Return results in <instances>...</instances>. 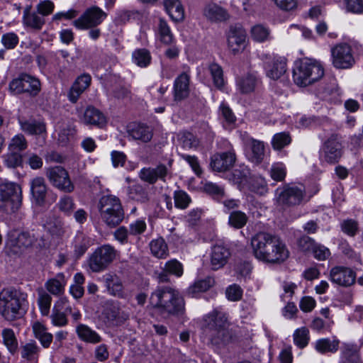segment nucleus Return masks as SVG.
<instances>
[{"mask_svg": "<svg viewBox=\"0 0 363 363\" xmlns=\"http://www.w3.org/2000/svg\"><path fill=\"white\" fill-rule=\"evenodd\" d=\"M19 293L11 288L0 292V314L7 320L12 321L23 315Z\"/></svg>", "mask_w": 363, "mask_h": 363, "instance_id": "obj_6", "label": "nucleus"}, {"mask_svg": "<svg viewBox=\"0 0 363 363\" xmlns=\"http://www.w3.org/2000/svg\"><path fill=\"white\" fill-rule=\"evenodd\" d=\"M247 185L250 191L259 195H264L268 191L267 182L261 177H250Z\"/></svg>", "mask_w": 363, "mask_h": 363, "instance_id": "obj_43", "label": "nucleus"}, {"mask_svg": "<svg viewBox=\"0 0 363 363\" xmlns=\"http://www.w3.org/2000/svg\"><path fill=\"white\" fill-rule=\"evenodd\" d=\"M89 246V239L84 235H78L75 238L74 252L77 257L82 256Z\"/></svg>", "mask_w": 363, "mask_h": 363, "instance_id": "obj_57", "label": "nucleus"}, {"mask_svg": "<svg viewBox=\"0 0 363 363\" xmlns=\"http://www.w3.org/2000/svg\"><path fill=\"white\" fill-rule=\"evenodd\" d=\"M4 158V164L9 168H16L23 164V156L18 152L9 151Z\"/></svg>", "mask_w": 363, "mask_h": 363, "instance_id": "obj_50", "label": "nucleus"}, {"mask_svg": "<svg viewBox=\"0 0 363 363\" xmlns=\"http://www.w3.org/2000/svg\"><path fill=\"white\" fill-rule=\"evenodd\" d=\"M208 70L213 79V84L218 89L225 88V80L223 77L222 67L216 62H211L208 65Z\"/></svg>", "mask_w": 363, "mask_h": 363, "instance_id": "obj_37", "label": "nucleus"}, {"mask_svg": "<svg viewBox=\"0 0 363 363\" xmlns=\"http://www.w3.org/2000/svg\"><path fill=\"white\" fill-rule=\"evenodd\" d=\"M238 87L242 91H253L261 88L260 79L254 74H247L236 80Z\"/></svg>", "mask_w": 363, "mask_h": 363, "instance_id": "obj_29", "label": "nucleus"}, {"mask_svg": "<svg viewBox=\"0 0 363 363\" xmlns=\"http://www.w3.org/2000/svg\"><path fill=\"white\" fill-rule=\"evenodd\" d=\"M117 253V250L112 245H103L89 256L88 266L93 272H102L115 260Z\"/></svg>", "mask_w": 363, "mask_h": 363, "instance_id": "obj_8", "label": "nucleus"}, {"mask_svg": "<svg viewBox=\"0 0 363 363\" xmlns=\"http://www.w3.org/2000/svg\"><path fill=\"white\" fill-rule=\"evenodd\" d=\"M65 280L63 274H57L55 278L49 279L45 286L47 290L55 296H60L64 293Z\"/></svg>", "mask_w": 363, "mask_h": 363, "instance_id": "obj_35", "label": "nucleus"}, {"mask_svg": "<svg viewBox=\"0 0 363 363\" xmlns=\"http://www.w3.org/2000/svg\"><path fill=\"white\" fill-rule=\"evenodd\" d=\"M234 181L238 183L240 186L247 185L250 178V174L249 169L242 168V169H235L233 172Z\"/></svg>", "mask_w": 363, "mask_h": 363, "instance_id": "obj_63", "label": "nucleus"}, {"mask_svg": "<svg viewBox=\"0 0 363 363\" xmlns=\"http://www.w3.org/2000/svg\"><path fill=\"white\" fill-rule=\"evenodd\" d=\"M150 303L168 314L176 315L183 312L184 301L179 293L168 286H158L151 294Z\"/></svg>", "mask_w": 363, "mask_h": 363, "instance_id": "obj_3", "label": "nucleus"}, {"mask_svg": "<svg viewBox=\"0 0 363 363\" xmlns=\"http://www.w3.org/2000/svg\"><path fill=\"white\" fill-rule=\"evenodd\" d=\"M133 61L140 67H145L151 60L150 52L146 49H138L135 50L132 55Z\"/></svg>", "mask_w": 363, "mask_h": 363, "instance_id": "obj_44", "label": "nucleus"}, {"mask_svg": "<svg viewBox=\"0 0 363 363\" xmlns=\"http://www.w3.org/2000/svg\"><path fill=\"white\" fill-rule=\"evenodd\" d=\"M215 284V279L213 277H206L204 279L197 280L187 289V293L192 297L197 294L205 292Z\"/></svg>", "mask_w": 363, "mask_h": 363, "instance_id": "obj_34", "label": "nucleus"}, {"mask_svg": "<svg viewBox=\"0 0 363 363\" xmlns=\"http://www.w3.org/2000/svg\"><path fill=\"white\" fill-rule=\"evenodd\" d=\"M172 160H169L167 164H159L155 168H152L154 170L155 176L157 181L160 179L165 181V178L167 174L170 172L172 166Z\"/></svg>", "mask_w": 363, "mask_h": 363, "instance_id": "obj_60", "label": "nucleus"}, {"mask_svg": "<svg viewBox=\"0 0 363 363\" xmlns=\"http://www.w3.org/2000/svg\"><path fill=\"white\" fill-rule=\"evenodd\" d=\"M191 75L189 71H185L180 74L174 80V91H189Z\"/></svg>", "mask_w": 363, "mask_h": 363, "instance_id": "obj_47", "label": "nucleus"}, {"mask_svg": "<svg viewBox=\"0 0 363 363\" xmlns=\"http://www.w3.org/2000/svg\"><path fill=\"white\" fill-rule=\"evenodd\" d=\"M339 345L340 341L337 339L331 340L329 338H322L315 342V348L321 354L335 353L338 350Z\"/></svg>", "mask_w": 363, "mask_h": 363, "instance_id": "obj_36", "label": "nucleus"}, {"mask_svg": "<svg viewBox=\"0 0 363 363\" xmlns=\"http://www.w3.org/2000/svg\"><path fill=\"white\" fill-rule=\"evenodd\" d=\"M30 185L31 194L35 203L39 206L43 205L47 194L45 179L40 177H35L30 181Z\"/></svg>", "mask_w": 363, "mask_h": 363, "instance_id": "obj_23", "label": "nucleus"}, {"mask_svg": "<svg viewBox=\"0 0 363 363\" xmlns=\"http://www.w3.org/2000/svg\"><path fill=\"white\" fill-rule=\"evenodd\" d=\"M331 281L341 286L348 287L354 284L356 273L350 268L335 267L330 272Z\"/></svg>", "mask_w": 363, "mask_h": 363, "instance_id": "obj_18", "label": "nucleus"}, {"mask_svg": "<svg viewBox=\"0 0 363 363\" xmlns=\"http://www.w3.org/2000/svg\"><path fill=\"white\" fill-rule=\"evenodd\" d=\"M163 4L166 12L174 21L179 22L184 19V9L180 0H163Z\"/></svg>", "mask_w": 363, "mask_h": 363, "instance_id": "obj_24", "label": "nucleus"}, {"mask_svg": "<svg viewBox=\"0 0 363 363\" xmlns=\"http://www.w3.org/2000/svg\"><path fill=\"white\" fill-rule=\"evenodd\" d=\"M23 21L26 26L35 30H41L45 23V18L40 16L39 13L35 12L25 13L23 17Z\"/></svg>", "mask_w": 363, "mask_h": 363, "instance_id": "obj_41", "label": "nucleus"}, {"mask_svg": "<svg viewBox=\"0 0 363 363\" xmlns=\"http://www.w3.org/2000/svg\"><path fill=\"white\" fill-rule=\"evenodd\" d=\"M252 254L259 260L269 263H281L289 252L286 245L276 235L260 232L251 238Z\"/></svg>", "mask_w": 363, "mask_h": 363, "instance_id": "obj_1", "label": "nucleus"}, {"mask_svg": "<svg viewBox=\"0 0 363 363\" xmlns=\"http://www.w3.org/2000/svg\"><path fill=\"white\" fill-rule=\"evenodd\" d=\"M28 147V143L22 134L15 135L9 144V151L20 152L25 150Z\"/></svg>", "mask_w": 363, "mask_h": 363, "instance_id": "obj_54", "label": "nucleus"}, {"mask_svg": "<svg viewBox=\"0 0 363 363\" xmlns=\"http://www.w3.org/2000/svg\"><path fill=\"white\" fill-rule=\"evenodd\" d=\"M21 358L28 362H37L39 357L40 348L37 342L30 340L20 347Z\"/></svg>", "mask_w": 363, "mask_h": 363, "instance_id": "obj_26", "label": "nucleus"}, {"mask_svg": "<svg viewBox=\"0 0 363 363\" xmlns=\"http://www.w3.org/2000/svg\"><path fill=\"white\" fill-rule=\"evenodd\" d=\"M264 62L266 75L274 80L279 79L286 72V59L277 55H269Z\"/></svg>", "mask_w": 363, "mask_h": 363, "instance_id": "obj_16", "label": "nucleus"}, {"mask_svg": "<svg viewBox=\"0 0 363 363\" xmlns=\"http://www.w3.org/2000/svg\"><path fill=\"white\" fill-rule=\"evenodd\" d=\"M235 160V154L233 151L217 153L211 157L210 167L214 172H226L233 166Z\"/></svg>", "mask_w": 363, "mask_h": 363, "instance_id": "obj_20", "label": "nucleus"}, {"mask_svg": "<svg viewBox=\"0 0 363 363\" xmlns=\"http://www.w3.org/2000/svg\"><path fill=\"white\" fill-rule=\"evenodd\" d=\"M3 343L11 354H15L18 350V340L13 330L4 328L1 332Z\"/></svg>", "mask_w": 363, "mask_h": 363, "instance_id": "obj_38", "label": "nucleus"}, {"mask_svg": "<svg viewBox=\"0 0 363 363\" xmlns=\"http://www.w3.org/2000/svg\"><path fill=\"white\" fill-rule=\"evenodd\" d=\"M126 133L128 137L135 140L147 143L152 138V130L146 124L132 122L127 125Z\"/></svg>", "mask_w": 363, "mask_h": 363, "instance_id": "obj_21", "label": "nucleus"}, {"mask_svg": "<svg viewBox=\"0 0 363 363\" xmlns=\"http://www.w3.org/2000/svg\"><path fill=\"white\" fill-rule=\"evenodd\" d=\"M253 40L257 42H264L269 38V30L262 25H256L251 29Z\"/></svg>", "mask_w": 363, "mask_h": 363, "instance_id": "obj_53", "label": "nucleus"}, {"mask_svg": "<svg viewBox=\"0 0 363 363\" xmlns=\"http://www.w3.org/2000/svg\"><path fill=\"white\" fill-rule=\"evenodd\" d=\"M269 173L273 180L282 182L286 176V168L283 163H274L272 165Z\"/></svg>", "mask_w": 363, "mask_h": 363, "instance_id": "obj_52", "label": "nucleus"}, {"mask_svg": "<svg viewBox=\"0 0 363 363\" xmlns=\"http://www.w3.org/2000/svg\"><path fill=\"white\" fill-rule=\"evenodd\" d=\"M67 300L65 298L60 299L54 306L50 315L52 323L58 327H63L67 324V318L65 312L59 308L60 305H66Z\"/></svg>", "mask_w": 363, "mask_h": 363, "instance_id": "obj_33", "label": "nucleus"}, {"mask_svg": "<svg viewBox=\"0 0 363 363\" xmlns=\"http://www.w3.org/2000/svg\"><path fill=\"white\" fill-rule=\"evenodd\" d=\"M76 333L79 338L84 342L96 344L101 341V336L86 325L79 324L76 328Z\"/></svg>", "mask_w": 363, "mask_h": 363, "instance_id": "obj_30", "label": "nucleus"}, {"mask_svg": "<svg viewBox=\"0 0 363 363\" xmlns=\"http://www.w3.org/2000/svg\"><path fill=\"white\" fill-rule=\"evenodd\" d=\"M164 269L166 272L177 277H181L183 274L182 264L175 259L167 262L164 265Z\"/></svg>", "mask_w": 363, "mask_h": 363, "instance_id": "obj_64", "label": "nucleus"}, {"mask_svg": "<svg viewBox=\"0 0 363 363\" xmlns=\"http://www.w3.org/2000/svg\"><path fill=\"white\" fill-rule=\"evenodd\" d=\"M104 315L109 321H116V323H118L121 322L123 319L126 318V317L121 313L119 307L115 304H111L107 306L105 309Z\"/></svg>", "mask_w": 363, "mask_h": 363, "instance_id": "obj_49", "label": "nucleus"}, {"mask_svg": "<svg viewBox=\"0 0 363 363\" xmlns=\"http://www.w3.org/2000/svg\"><path fill=\"white\" fill-rule=\"evenodd\" d=\"M204 16L211 21H222L228 18L227 11L216 4H208L203 9Z\"/></svg>", "mask_w": 363, "mask_h": 363, "instance_id": "obj_28", "label": "nucleus"}, {"mask_svg": "<svg viewBox=\"0 0 363 363\" xmlns=\"http://www.w3.org/2000/svg\"><path fill=\"white\" fill-rule=\"evenodd\" d=\"M82 121L86 125L98 128H104L107 124L106 116L100 110L91 106L86 108Z\"/></svg>", "mask_w": 363, "mask_h": 363, "instance_id": "obj_22", "label": "nucleus"}, {"mask_svg": "<svg viewBox=\"0 0 363 363\" xmlns=\"http://www.w3.org/2000/svg\"><path fill=\"white\" fill-rule=\"evenodd\" d=\"M157 34L160 40L164 44L169 45L174 40V35L167 21L163 18L159 20Z\"/></svg>", "mask_w": 363, "mask_h": 363, "instance_id": "obj_42", "label": "nucleus"}, {"mask_svg": "<svg viewBox=\"0 0 363 363\" xmlns=\"http://www.w3.org/2000/svg\"><path fill=\"white\" fill-rule=\"evenodd\" d=\"M324 75L321 63L311 58H303L295 62L293 80L299 87H306L320 80Z\"/></svg>", "mask_w": 363, "mask_h": 363, "instance_id": "obj_4", "label": "nucleus"}, {"mask_svg": "<svg viewBox=\"0 0 363 363\" xmlns=\"http://www.w3.org/2000/svg\"><path fill=\"white\" fill-rule=\"evenodd\" d=\"M229 51L233 55L242 52L247 45L246 31L240 26H232L226 35Z\"/></svg>", "mask_w": 363, "mask_h": 363, "instance_id": "obj_15", "label": "nucleus"}, {"mask_svg": "<svg viewBox=\"0 0 363 363\" xmlns=\"http://www.w3.org/2000/svg\"><path fill=\"white\" fill-rule=\"evenodd\" d=\"M91 77L88 73L79 75L73 82L70 91H86L91 84Z\"/></svg>", "mask_w": 363, "mask_h": 363, "instance_id": "obj_45", "label": "nucleus"}, {"mask_svg": "<svg viewBox=\"0 0 363 363\" xmlns=\"http://www.w3.org/2000/svg\"><path fill=\"white\" fill-rule=\"evenodd\" d=\"M98 208L102 220L109 227L118 225L124 218V211L120 199L116 196H103Z\"/></svg>", "mask_w": 363, "mask_h": 363, "instance_id": "obj_5", "label": "nucleus"}, {"mask_svg": "<svg viewBox=\"0 0 363 363\" xmlns=\"http://www.w3.org/2000/svg\"><path fill=\"white\" fill-rule=\"evenodd\" d=\"M34 337L38 340L44 348H48L53 339L51 333L47 331V328L41 323L37 322L33 325Z\"/></svg>", "mask_w": 363, "mask_h": 363, "instance_id": "obj_31", "label": "nucleus"}, {"mask_svg": "<svg viewBox=\"0 0 363 363\" xmlns=\"http://www.w3.org/2000/svg\"><path fill=\"white\" fill-rule=\"evenodd\" d=\"M242 289L238 284H233L225 290L226 298L230 301H238L242 297Z\"/></svg>", "mask_w": 363, "mask_h": 363, "instance_id": "obj_61", "label": "nucleus"}, {"mask_svg": "<svg viewBox=\"0 0 363 363\" xmlns=\"http://www.w3.org/2000/svg\"><path fill=\"white\" fill-rule=\"evenodd\" d=\"M275 196L279 206L292 207L302 203L305 197V191L302 188L287 184L275 191Z\"/></svg>", "mask_w": 363, "mask_h": 363, "instance_id": "obj_10", "label": "nucleus"}, {"mask_svg": "<svg viewBox=\"0 0 363 363\" xmlns=\"http://www.w3.org/2000/svg\"><path fill=\"white\" fill-rule=\"evenodd\" d=\"M51 301L52 298L48 294L43 292L39 294L38 303L43 315H48L49 314Z\"/></svg>", "mask_w": 363, "mask_h": 363, "instance_id": "obj_58", "label": "nucleus"}, {"mask_svg": "<svg viewBox=\"0 0 363 363\" xmlns=\"http://www.w3.org/2000/svg\"><path fill=\"white\" fill-rule=\"evenodd\" d=\"M130 197L137 201L145 203L148 201L147 192L140 185L133 186L129 191Z\"/></svg>", "mask_w": 363, "mask_h": 363, "instance_id": "obj_56", "label": "nucleus"}, {"mask_svg": "<svg viewBox=\"0 0 363 363\" xmlns=\"http://www.w3.org/2000/svg\"><path fill=\"white\" fill-rule=\"evenodd\" d=\"M251 152L249 154V159L255 164L262 162L264 157V145L259 140L252 139L250 142Z\"/></svg>", "mask_w": 363, "mask_h": 363, "instance_id": "obj_39", "label": "nucleus"}, {"mask_svg": "<svg viewBox=\"0 0 363 363\" xmlns=\"http://www.w3.org/2000/svg\"><path fill=\"white\" fill-rule=\"evenodd\" d=\"M10 91H40V82L35 77L21 74L9 84Z\"/></svg>", "mask_w": 363, "mask_h": 363, "instance_id": "obj_19", "label": "nucleus"}, {"mask_svg": "<svg viewBox=\"0 0 363 363\" xmlns=\"http://www.w3.org/2000/svg\"><path fill=\"white\" fill-rule=\"evenodd\" d=\"M309 339V330L306 327L296 330L294 333V343L301 349L308 345Z\"/></svg>", "mask_w": 363, "mask_h": 363, "instance_id": "obj_46", "label": "nucleus"}, {"mask_svg": "<svg viewBox=\"0 0 363 363\" xmlns=\"http://www.w3.org/2000/svg\"><path fill=\"white\" fill-rule=\"evenodd\" d=\"M110 294L121 298H125L127 294L123 289V286L121 279L118 277L113 282L109 287H107Z\"/></svg>", "mask_w": 363, "mask_h": 363, "instance_id": "obj_59", "label": "nucleus"}, {"mask_svg": "<svg viewBox=\"0 0 363 363\" xmlns=\"http://www.w3.org/2000/svg\"><path fill=\"white\" fill-rule=\"evenodd\" d=\"M174 199L175 207L181 209L186 208L191 203V198L182 190L174 191Z\"/></svg>", "mask_w": 363, "mask_h": 363, "instance_id": "obj_55", "label": "nucleus"}, {"mask_svg": "<svg viewBox=\"0 0 363 363\" xmlns=\"http://www.w3.org/2000/svg\"><path fill=\"white\" fill-rule=\"evenodd\" d=\"M76 127L72 122L63 123L59 130L58 142L62 145H66L71 138L74 137L76 133Z\"/></svg>", "mask_w": 363, "mask_h": 363, "instance_id": "obj_40", "label": "nucleus"}, {"mask_svg": "<svg viewBox=\"0 0 363 363\" xmlns=\"http://www.w3.org/2000/svg\"><path fill=\"white\" fill-rule=\"evenodd\" d=\"M359 348L357 345L343 344L341 349V363H359Z\"/></svg>", "mask_w": 363, "mask_h": 363, "instance_id": "obj_25", "label": "nucleus"}, {"mask_svg": "<svg viewBox=\"0 0 363 363\" xmlns=\"http://www.w3.org/2000/svg\"><path fill=\"white\" fill-rule=\"evenodd\" d=\"M247 220V215L240 211H234L229 216V224L237 229L244 227Z\"/></svg>", "mask_w": 363, "mask_h": 363, "instance_id": "obj_48", "label": "nucleus"}, {"mask_svg": "<svg viewBox=\"0 0 363 363\" xmlns=\"http://www.w3.org/2000/svg\"><path fill=\"white\" fill-rule=\"evenodd\" d=\"M331 62L337 69H349L354 64L351 46L345 43L337 44L331 48Z\"/></svg>", "mask_w": 363, "mask_h": 363, "instance_id": "obj_12", "label": "nucleus"}, {"mask_svg": "<svg viewBox=\"0 0 363 363\" xmlns=\"http://www.w3.org/2000/svg\"><path fill=\"white\" fill-rule=\"evenodd\" d=\"M149 246L152 255L158 259H165L169 255L168 245L161 237L152 240Z\"/></svg>", "mask_w": 363, "mask_h": 363, "instance_id": "obj_32", "label": "nucleus"}, {"mask_svg": "<svg viewBox=\"0 0 363 363\" xmlns=\"http://www.w3.org/2000/svg\"><path fill=\"white\" fill-rule=\"evenodd\" d=\"M228 315L220 308L206 314L202 320V330L208 344L221 348L229 344L232 334L228 328Z\"/></svg>", "mask_w": 363, "mask_h": 363, "instance_id": "obj_2", "label": "nucleus"}, {"mask_svg": "<svg viewBox=\"0 0 363 363\" xmlns=\"http://www.w3.org/2000/svg\"><path fill=\"white\" fill-rule=\"evenodd\" d=\"M291 142V138L289 133L281 132L277 133L274 135L272 144L275 150H281L285 146L289 145Z\"/></svg>", "mask_w": 363, "mask_h": 363, "instance_id": "obj_51", "label": "nucleus"}, {"mask_svg": "<svg viewBox=\"0 0 363 363\" xmlns=\"http://www.w3.org/2000/svg\"><path fill=\"white\" fill-rule=\"evenodd\" d=\"M37 240L31 232L11 230L8 234L6 253L9 255H20L24 250L31 247Z\"/></svg>", "mask_w": 363, "mask_h": 363, "instance_id": "obj_9", "label": "nucleus"}, {"mask_svg": "<svg viewBox=\"0 0 363 363\" xmlns=\"http://www.w3.org/2000/svg\"><path fill=\"white\" fill-rule=\"evenodd\" d=\"M45 175L50 183L55 188L65 193H71L74 189L68 172L61 166H55L46 169Z\"/></svg>", "mask_w": 363, "mask_h": 363, "instance_id": "obj_11", "label": "nucleus"}, {"mask_svg": "<svg viewBox=\"0 0 363 363\" xmlns=\"http://www.w3.org/2000/svg\"><path fill=\"white\" fill-rule=\"evenodd\" d=\"M341 137L338 134H332L323 143L321 155L329 164L337 163L342 155Z\"/></svg>", "mask_w": 363, "mask_h": 363, "instance_id": "obj_14", "label": "nucleus"}, {"mask_svg": "<svg viewBox=\"0 0 363 363\" xmlns=\"http://www.w3.org/2000/svg\"><path fill=\"white\" fill-rule=\"evenodd\" d=\"M231 255L230 249L222 242H218L211 247L210 264L213 270L223 268Z\"/></svg>", "mask_w": 363, "mask_h": 363, "instance_id": "obj_17", "label": "nucleus"}, {"mask_svg": "<svg viewBox=\"0 0 363 363\" xmlns=\"http://www.w3.org/2000/svg\"><path fill=\"white\" fill-rule=\"evenodd\" d=\"M21 203V189L16 183L6 182L0 184V211L10 213L17 210Z\"/></svg>", "mask_w": 363, "mask_h": 363, "instance_id": "obj_7", "label": "nucleus"}, {"mask_svg": "<svg viewBox=\"0 0 363 363\" xmlns=\"http://www.w3.org/2000/svg\"><path fill=\"white\" fill-rule=\"evenodd\" d=\"M19 124L21 130L30 135H40L46 132V125L43 121L19 119Z\"/></svg>", "mask_w": 363, "mask_h": 363, "instance_id": "obj_27", "label": "nucleus"}, {"mask_svg": "<svg viewBox=\"0 0 363 363\" xmlns=\"http://www.w3.org/2000/svg\"><path fill=\"white\" fill-rule=\"evenodd\" d=\"M57 206L61 211L69 215L73 211L74 203L71 196L65 195L60 199Z\"/></svg>", "mask_w": 363, "mask_h": 363, "instance_id": "obj_62", "label": "nucleus"}, {"mask_svg": "<svg viewBox=\"0 0 363 363\" xmlns=\"http://www.w3.org/2000/svg\"><path fill=\"white\" fill-rule=\"evenodd\" d=\"M107 14L97 6L87 9L84 13L73 21V25L79 30H86L100 25L106 18Z\"/></svg>", "mask_w": 363, "mask_h": 363, "instance_id": "obj_13", "label": "nucleus"}]
</instances>
